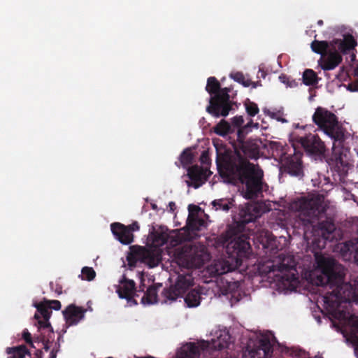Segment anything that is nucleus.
Returning <instances> with one entry per match:
<instances>
[{"label": "nucleus", "mask_w": 358, "mask_h": 358, "mask_svg": "<svg viewBox=\"0 0 358 358\" xmlns=\"http://www.w3.org/2000/svg\"><path fill=\"white\" fill-rule=\"evenodd\" d=\"M213 206L216 210H222L228 211L230 208L229 203L227 202L224 199H216L212 202Z\"/></svg>", "instance_id": "72a5a7b5"}, {"label": "nucleus", "mask_w": 358, "mask_h": 358, "mask_svg": "<svg viewBox=\"0 0 358 358\" xmlns=\"http://www.w3.org/2000/svg\"><path fill=\"white\" fill-rule=\"evenodd\" d=\"M6 352L9 355L8 358H25L27 355H30L24 345L8 347L6 349Z\"/></svg>", "instance_id": "5701e85b"}, {"label": "nucleus", "mask_w": 358, "mask_h": 358, "mask_svg": "<svg viewBox=\"0 0 358 358\" xmlns=\"http://www.w3.org/2000/svg\"><path fill=\"white\" fill-rule=\"evenodd\" d=\"M86 309L75 304L69 305L63 311V315L66 324L69 326L76 325L85 317Z\"/></svg>", "instance_id": "aec40b11"}, {"label": "nucleus", "mask_w": 358, "mask_h": 358, "mask_svg": "<svg viewBox=\"0 0 358 358\" xmlns=\"http://www.w3.org/2000/svg\"><path fill=\"white\" fill-rule=\"evenodd\" d=\"M35 356L36 358H42L43 357V352L41 350H37L35 352Z\"/></svg>", "instance_id": "a18cd8bd"}, {"label": "nucleus", "mask_w": 358, "mask_h": 358, "mask_svg": "<svg viewBox=\"0 0 358 358\" xmlns=\"http://www.w3.org/2000/svg\"><path fill=\"white\" fill-rule=\"evenodd\" d=\"M313 122L320 128L325 134L334 140L332 157L336 164L344 165L343 154L341 151L343 144L346 139V130L339 124L338 117L335 114L322 107H317L313 115Z\"/></svg>", "instance_id": "20e7f679"}, {"label": "nucleus", "mask_w": 358, "mask_h": 358, "mask_svg": "<svg viewBox=\"0 0 358 358\" xmlns=\"http://www.w3.org/2000/svg\"><path fill=\"white\" fill-rule=\"evenodd\" d=\"M303 83L306 86H314L320 80L317 73L310 69H306L302 75Z\"/></svg>", "instance_id": "b1692460"}, {"label": "nucleus", "mask_w": 358, "mask_h": 358, "mask_svg": "<svg viewBox=\"0 0 358 358\" xmlns=\"http://www.w3.org/2000/svg\"><path fill=\"white\" fill-rule=\"evenodd\" d=\"M276 270L282 273V280L289 283H296L299 281L296 264L292 256L281 258V262L276 266Z\"/></svg>", "instance_id": "f8f14e48"}, {"label": "nucleus", "mask_w": 358, "mask_h": 358, "mask_svg": "<svg viewBox=\"0 0 358 358\" xmlns=\"http://www.w3.org/2000/svg\"><path fill=\"white\" fill-rule=\"evenodd\" d=\"M245 130L244 127L238 129L234 152L217 153L216 164L224 182L242 187L243 196L253 199L262 191L264 171L258 164L249 161L259 157V145L256 139L244 140Z\"/></svg>", "instance_id": "f257e3e1"}, {"label": "nucleus", "mask_w": 358, "mask_h": 358, "mask_svg": "<svg viewBox=\"0 0 358 358\" xmlns=\"http://www.w3.org/2000/svg\"><path fill=\"white\" fill-rule=\"evenodd\" d=\"M144 292V289L143 288L141 289V287H140V289L137 291V292Z\"/></svg>", "instance_id": "864d4df0"}, {"label": "nucleus", "mask_w": 358, "mask_h": 358, "mask_svg": "<svg viewBox=\"0 0 358 358\" xmlns=\"http://www.w3.org/2000/svg\"><path fill=\"white\" fill-rule=\"evenodd\" d=\"M43 333L41 331V335L42 336H41V337H40V338H39V337H38V338H37V341H38V342H41V343H42V344H43V350H44L45 352H48V351H49V350H50V345H49V343H50V342H49V340H48V339L45 338V336H43Z\"/></svg>", "instance_id": "e433bc0d"}, {"label": "nucleus", "mask_w": 358, "mask_h": 358, "mask_svg": "<svg viewBox=\"0 0 358 358\" xmlns=\"http://www.w3.org/2000/svg\"><path fill=\"white\" fill-rule=\"evenodd\" d=\"M129 228V231L131 233L135 231H138L139 229V224L137 222H134L132 224L127 226Z\"/></svg>", "instance_id": "79ce46f5"}, {"label": "nucleus", "mask_w": 358, "mask_h": 358, "mask_svg": "<svg viewBox=\"0 0 358 358\" xmlns=\"http://www.w3.org/2000/svg\"><path fill=\"white\" fill-rule=\"evenodd\" d=\"M244 122L243 117L242 116H236L232 118V124L238 128L241 127Z\"/></svg>", "instance_id": "4c0bfd02"}, {"label": "nucleus", "mask_w": 358, "mask_h": 358, "mask_svg": "<svg viewBox=\"0 0 358 358\" xmlns=\"http://www.w3.org/2000/svg\"><path fill=\"white\" fill-rule=\"evenodd\" d=\"M263 248L268 249L271 254H275L278 250L276 240L275 238L268 236L262 242Z\"/></svg>", "instance_id": "c756f323"}, {"label": "nucleus", "mask_w": 358, "mask_h": 358, "mask_svg": "<svg viewBox=\"0 0 358 358\" xmlns=\"http://www.w3.org/2000/svg\"><path fill=\"white\" fill-rule=\"evenodd\" d=\"M245 106L248 115L251 117L255 116L259 111L257 104L249 99L245 102Z\"/></svg>", "instance_id": "2f4dec72"}, {"label": "nucleus", "mask_w": 358, "mask_h": 358, "mask_svg": "<svg viewBox=\"0 0 358 358\" xmlns=\"http://www.w3.org/2000/svg\"><path fill=\"white\" fill-rule=\"evenodd\" d=\"M83 279L91 281L96 277V272L92 267L85 266L82 268Z\"/></svg>", "instance_id": "473e14b6"}, {"label": "nucleus", "mask_w": 358, "mask_h": 358, "mask_svg": "<svg viewBox=\"0 0 358 358\" xmlns=\"http://www.w3.org/2000/svg\"><path fill=\"white\" fill-rule=\"evenodd\" d=\"M57 357V351L54 349L50 352L49 358H56Z\"/></svg>", "instance_id": "49530a36"}, {"label": "nucleus", "mask_w": 358, "mask_h": 358, "mask_svg": "<svg viewBox=\"0 0 358 358\" xmlns=\"http://www.w3.org/2000/svg\"><path fill=\"white\" fill-rule=\"evenodd\" d=\"M35 307L36 308L37 313H35L34 318L37 321L38 330L41 331L48 329L49 334H53V329L49 322L52 315L50 308L48 306L45 300L43 302L35 304Z\"/></svg>", "instance_id": "4468645a"}, {"label": "nucleus", "mask_w": 358, "mask_h": 358, "mask_svg": "<svg viewBox=\"0 0 358 358\" xmlns=\"http://www.w3.org/2000/svg\"><path fill=\"white\" fill-rule=\"evenodd\" d=\"M181 261L187 268H201L208 259V254L203 245H186L181 252Z\"/></svg>", "instance_id": "6e6552de"}, {"label": "nucleus", "mask_w": 358, "mask_h": 358, "mask_svg": "<svg viewBox=\"0 0 358 358\" xmlns=\"http://www.w3.org/2000/svg\"><path fill=\"white\" fill-rule=\"evenodd\" d=\"M317 267L321 273L315 279L317 286L328 285L332 289L330 296H324V302L331 308L338 306L340 301L358 303V276L353 282H344L343 268L333 258L316 256Z\"/></svg>", "instance_id": "f03ea898"}, {"label": "nucleus", "mask_w": 358, "mask_h": 358, "mask_svg": "<svg viewBox=\"0 0 358 358\" xmlns=\"http://www.w3.org/2000/svg\"><path fill=\"white\" fill-rule=\"evenodd\" d=\"M127 260L130 266H135L137 262H140L147 264L150 268H154L159 264L160 258L158 254L145 247L134 246L131 255L127 257Z\"/></svg>", "instance_id": "9b49d317"}, {"label": "nucleus", "mask_w": 358, "mask_h": 358, "mask_svg": "<svg viewBox=\"0 0 358 358\" xmlns=\"http://www.w3.org/2000/svg\"><path fill=\"white\" fill-rule=\"evenodd\" d=\"M189 213H190V210L193 212L195 215L198 213V212L201 210L200 207L196 205H189L188 206Z\"/></svg>", "instance_id": "a19ab883"}, {"label": "nucleus", "mask_w": 358, "mask_h": 358, "mask_svg": "<svg viewBox=\"0 0 358 358\" xmlns=\"http://www.w3.org/2000/svg\"><path fill=\"white\" fill-rule=\"evenodd\" d=\"M200 159L201 163L203 164H206L208 162V161L209 160V157L206 152L204 151L202 152Z\"/></svg>", "instance_id": "37998d69"}, {"label": "nucleus", "mask_w": 358, "mask_h": 358, "mask_svg": "<svg viewBox=\"0 0 358 358\" xmlns=\"http://www.w3.org/2000/svg\"><path fill=\"white\" fill-rule=\"evenodd\" d=\"M45 302L48 304V306L50 308V309H54L55 310H59L61 308V303L57 300H45Z\"/></svg>", "instance_id": "c9c22d12"}, {"label": "nucleus", "mask_w": 358, "mask_h": 358, "mask_svg": "<svg viewBox=\"0 0 358 358\" xmlns=\"http://www.w3.org/2000/svg\"><path fill=\"white\" fill-rule=\"evenodd\" d=\"M162 284H156L150 286L144 292L141 298V303L143 304H152L157 302V290L162 287Z\"/></svg>", "instance_id": "4be33fe9"}, {"label": "nucleus", "mask_w": 358, "mask_h": 358, "mask_svg": "<svg viewBox=\"0 0 358 358\" xmlns=\"http://www.w3.org/2000/svg\"><path fill=\"white\" fill-rule=\"evenodd\" d=\"M343 54L338 46L332 47L327 55L320 58V66L324 71H330L337 67L343 61Z\"/></svg>", "instance_id": "a211bd4d"}, {"label": "nucleus", "mask_w": 358, "mask_h": 358, "mask_svg": "<svg viewBox=\"0 0 358 358\" xmlns=\"http://www.w3.org/2000/svg\"><path fill=\"white\" fill-rule=\"evenodd\" d=\"M347 89L350 92H358V80L349 83Z\"/></svg>", "instance_id": "58836bf2"}, {"label": "nucleus", "mask_w": 358, "mask_h": 358, "mask_svg": "<svg viewBox=\"0 0 358 358\" xmlns=\"http://www.w3.org/2000/svg\"><path fill=\"white\" fill-rule=\"evenodd\" d=\"M206 227V222L202 218L198 217L193 212L190 210L189 213L186 225L185 227V232H187L185 239L191 241L195 236H198L197 233L203 228Z\"/></svg>", "instance_id": "f3484780"}, {"label": "nucleus", "mask_w": 358, "mask_h": 358, "mask_svg": "<svg viewBox=\"0 0 358 358\" xmlns=\"http://www.w3.org/2000/svg\"><path fill=\"white\" fill-rule=\"evenodd\" d=\"M119 284L116 289L119 297L127 299L129 303L137 304V301L134 299L135 296H138L137 292H135V282L133 280L128 279L125 275H123L119 280Z\"/></svg>", "instance_id": "2eb2a0df"}, {"label": "nucleus", "mask_w": 358, "mask_h": 358, "mask_svg": "<svg viewBox=\"0 0 358 358\" xmlns=\"http://www.w3.org/2000/svg\"><path fill=\"white\" fill-rule=\"evenodd\" d=\"M292 208L299 213L295 224L302 227L304 232L317 231L326 241L335 238L336 226L333 220L325 217L324 198L321 195L301 197L292 203Z\"/></svg>", "instance_id": "7ed1b4c3"}, {"label": "nucleus", "mask_w": 358, "mask_h": 358, "mask_svg": "<svg viewBox=\"0 0 358 358\" xmlns=\"http://www.w3.org/2000/svg\"><path fill=\"white\" fill-rule=\"evenodd\" d=\"M187 176L191 180V183L187 181L188 186L192 185L194 188H199L208 179L207 169L198 165H193L187 168Z\"/></svg>", "instance_id": "6ab92c4d"}, {"label": "nucleus", "mask_w": 358, "mask_h": 358, "mask_svg": "<svg viewBox=\"0 0 358 358\" xmlns=\"http://www.w3.org/2000/svg\"><path fill=\"white\" fill-rule=\"evenodd\" d=\"M256 206H252L247 207L246 210L243 212L241 215L243 217V222L249 223L255 220L257 217L258 211Z\"/></svg>", "instance_id": "c85d7f7f"}, {"label": "nucleus", "mask_w": 358, "mask_h": 358, "mask_svg": "<svg viewBox=\"0 0 358 358\" xmlns=\"http://www.w3.org/2000/svg\"><path fill=\"white\" fill-rule=\"evenodd\" d=\"M231 78L235 81L242 84L244 87H249L252 81L250 79H246L242 72H236L230 75Z\"/></svg>", "instance_id": "7c9ffc66"}, {"label": "nucleus", "mask_w": 358, "mask_h": 358, "mask_svg": "<svg viewBox=\"0 0 358 358\" xmlns=\"http://www.w3.org/2000/svg\"><path fill=\"white\" fill-rule=\"evenodd\" d=\"M206 90L210 94L206 111L215 117L227 116L235 105V102L230 100L229 92L231 89L227 87L221 88L216 78L209 77Z\"/></svg>", "instance_id": "39448f33"}, {"label": "nucleus", "mask_w": 358, "mask_h": 358, "mask_svg": "<svg viewBox=\"0 0 358 358\" xmlns=\"http://www.w3.org/2000/svg\"><path fill=\"white\" fill-rule=\"evenodd\" d=\"M194 285V278L192 274L187 273L179 274L176 283L166 287L162 292L163 302L173 301L182 296Z\"/></svg>", "instance_id": "1a4fd4ad"}, {"label": "nucleus", "mask_w": 358, "mask_h": 358, "mask_svg": "<svg viewBox=\"0 0 358 358\" xmlns=\"http://www.w3.org/2000/svg\"><path fill=\"white\" fill-rule=\"evenodd\" d=\"M298 142L306 154L315 159H322L327 152L325 143L317 134H309L299 137Z\"/></svg>", "instance_id": "9d476101"}, {"label": "nucleus", "mask_w": 358, "mask_h": 358, "mask_svg": "<svg viewBox=\"0 0 358 358\" xmlns=\"http://www.w3.org/2000/svg\"><path fill=\"white\" fill-rule=\"evenodd\" d=\"M270 116L272 118L276 119L278 121L282 122H286L287 120L280 116V112H272L270 113Z\"/></svg>", "instance_id": "ea45409f"}, {"label": "nucleus", "mask_w": 358, "mask_h": 358, "mask_svg": "<svg viewBox=\"0 0 358 358\" xmlns=\"http://www.w3.org/2000/svg\"><path fill=\"white\" fill-rule=\"evenodd\" d=\"M354 327L357 329V331L358 332V319L355 321V322H354Z\"/></svg>", "instance_id": "de8ad7c7"}, {"label": "nucleus", "mask_w": 358, "mask_h": 358, "mask_svg": "<svg viewBox=\"0 0 358 358\" xmlns=\"http://www.w3.org/2000/svg\"><path fill=\"white\" fill-rule=\"evenodd\" d=\"M22 338L24 340V341L30 345V347L35 348V346L33 343L31 335L27 329H25L22 332Z\"/></svg>", "instance_id": "f704fd0d"}, {"label": "nucleus", "mask_w": 358, "mask_h": 358, "mask_svg": "<svg viewBox=\"0 0 358 358\" xmlns=\"http://www.w3.org/2000/svg\"><path fill=\"white\" fill-rule=\"evenodd\" d=\"M230 124L224 120H222L213 127V131L221 136H224L231 132Z\"/></svg>", "instance_id": "cd10ccee"}, {"label": "nucleus", "mask_w": 358, "mask_h": 358, "mask_svg": "<svg viewBox=\"0 0 358 358\" xmlns=\"http://www.w3.org/2000/svg\"><path fill=\"white\" fill-rule=\"evenodd\" d=\"M317 24H318L319 26H322V25H323V20H319L317 21Z\"/></svg>", "instance_id": "3c124183"}, {"label": "nucleus", "mask_w": 358, "mask_h": 358, "mask_svg": "<svg viewBox=\"0 0 358 358\" xmlns=\"http://www.w3.org/2000/svg\"><path fill=\"white\" fill-rule=\"evenodd\" d=\"M302 155L300 152H295L293 155L287 157L283 164L284 171L291 176L302 177L303 176Z\"/></svg>", "instance_id": "dca6fc26"}, {"label": "nucleus", "mask_w": 358, "mask_h": 358, "mask_svg": "<svg viewBox=\"0 0 358 358\" xmlns=\"http://www.w3.org/2000/svg\"><path fill=\"white\" fill-rule=\"evenodd\" d=\"M111 231L115 237L122 244L129 245L134 241V235L129 228L120 222H114L110 225Z\"/></svg>", "instance_id": "412c9836"}, {"label": "nucleus", "mask_w": 358, "mask_h": 358, "mask_svg": "<svg viewBox=\"0 0 358 358\" xmlns=\"http://www.w3.org/2000/svg\"><path fill=\"white\" fill-rule=\"evenodd\" d=\"M55 292L57 293V294H61L62 293V287H59L58 288H57L55 289Z\"/></svg>", "instance_id": "8fccbe9b"}, {"label": "nucleus", "mask_w": 358, "mask_h": 358, "mask_svg": "<svg viewBox=\"0 0 358 358\" xmlns=\"http://www.w3.org/2000/svg\"><path fill=\"white\" fill-rule=\"evenodd\" d=\"M320 358H322V357H320Z\"/></svg>", "instance_id": "6e6d98bb"}, {"label": "nucleus", "mask_w": 358, "mask_h": 358, "mask_svg": "<svg viewBox=\"0 0 358 358\" xmlns=\"http://www.w3.org/2000/svg\"><path fill=\"white\" fill-rule=\"evenodd\" d=\"M354 76L358 77V66H357L354 70Z\"/></svg>", "instance_id": "09e8293b"}, {"label": "nucleus", "mask_w": 358, "mask_h": 358, "mask_svg": "<svg viewBox=\"0 0 358 358\" xmlns=\"http://www.w3.org/2000/svg\"><path fill=\"white\" fill-rule=\"evenodd\" d=\"M357 45V41L350 34L343 35V39L334 38L331 41H317L315 39L310 44L313 52L320 55L322 57L327 55L329 50L338 46V50L343 55L350 53Z\"/></svg>", "instance_id": "0eeeda50"}, {"label": "nucleus", "mask_w": 358, "mask_h": 358, "mask_svg": "<svg viewBox=\"0 0 358 358\" xmlns=\"http://www.w3.org/2000/svg\"><path fill=\"white\" fill-rule=\"evenodd\" d=\"M229 339L230 337L228 335H226L224 338L220 336L217 339H213L210 348L214 350H222L228 348L230 343Z\"/></svg>", "instance_id": "bb28decb"}, {"label": "nucleus", "mask_w": 358, "mask_h": 358, "mask_svg": "<svg viewBox=\"0 0 358 358\" xmlns=\"http://www.w3.org/2000/svg\"><path fill=\"white\" fill-rule=\"evenodd\" d=\"M351 57H352V61H353V60H355V54H352V55H351Z\"/></svg>", "instance_id": "603ef678"}, {"label": "nucleus", "mask_w": 358, "mask_h": 358, "mask_svg": "<svg viewBox=\"0 0 358 358\" xmlns=\"http://www.w3.org/2000/svg\"><path fill=\"white\" fill-rule=\"evenodd\" d=\"M273 354V346L268 338H261L257 345L250 348L247 347L243 354L244 358H268Z\"/></svg>", "instance_id": "ddd939ff"}, {"label": "nucleus", "mask_w": 358, "mask_h": 358, "mask_svg": "<svg viewBox=\"0 0 358 358\" xmlns=\"http://www.w3.org/2000/svg\"><path fill=\"white\" fill-rule=\"evenodd\" d=\"M152 208H153V209H156V208H157V206H156L155 204H153V205H152Z\"/></svg>", "instance_id": "5fc2aeb1"}, {"label": "nucleus", "mask_w": 358, "mask_h": 358, "mask_svg": "<svg viewBox=\"0 0 358 358\" xmlns=\"http://www.w3.org/2000/svg\"><path fill=\"white\" fill-rule=\"evenodd\" d=\"M200 293L195 289L189 292L185 298V302L189 308L198 306L200 304Z\"/></svg>", "instance_id": "a878e982"}, {"label": "nucleus", "mask_w": 358, "mask_h": 358, "mask_svg": "<svg viewBox=\"0 0 358 358\" xmlns=\"http://www.w3.org/2000/svg\"><path fill=\"white\" fill-rule=\"evenodd\" d=\"M169 206L170 210L171 212H173L176 210V203L173 201L169 202Z\"/></svg>", "instance_id": "c03bdc74"}, {"label": "nucleus", "mask_w": 358, "mask_h": 358, "mask_svg": "<svg viewBox=\"0 0 358 358\" xmlns=\"http://www.w3.org/2000/svg\"><path fill=\"white\" fill-rule=\"evenodd\" d=\"M223 244L227 243L226 250L229 256L236 259V263L241 262L243 258H248L251 252L249 238L245 235L237 236L229 230L220 238Z\"/></svg>", "instance_id": "423d86ee"}, {"label": "nucleus", "mask_w": 358, "mask_h": 358, "mask_svg": "<svg viewBox=\"0 0 358 358\" xmlns=\"http://www.w3.org/2000/svg\"><path fill=\"white\" fill-rule=\"evenodd\" d=\"M194 155L190 148L185 149L180 155V164L176 162L177 166L180 167V165L183 168H188L194 162Z\"/></svg>", "instance_id": "393cba45"}]
</instances>
